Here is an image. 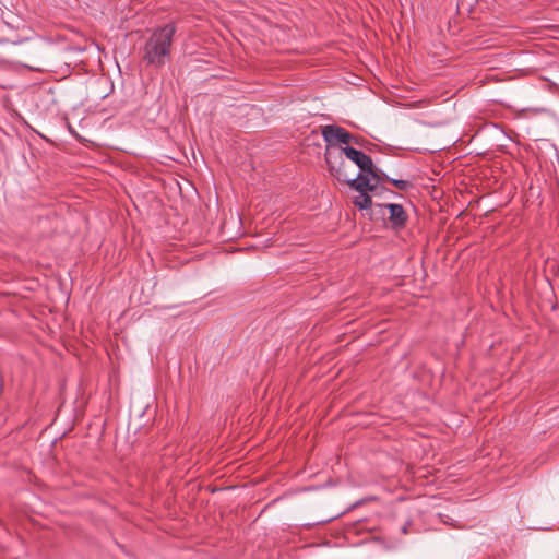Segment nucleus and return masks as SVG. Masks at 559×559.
Masks as SVG:
<instances>
[{"mask_svg":"<svg viewBox=\"0 0 559 559\" xmlns=\"http://www.w3.org/2000/svg\"><path fill=\"white\" fill-rule=\"evenodd\" d=\"M381 179H385L391 181L397 189L400 190H407L412 187V182L408 180H402V179H392L389 176H386L384 173L380 174Z\"/></svg>","mask_w":559,"mask_h":559,"instance_id":"423d86ee","label":"nucleus"},{"mask_svg":"<svg viewBox=\"0 0 559 559\" xmlns=\"http://www.w3.org/2000/svg\"><path fill=\"white\" fill-rule=\"evenodd\" d=\"M176 34L175 23H168L153 29L144 46L143 59L155 67H163L170 56L171 43Z\"/></svg>","mask_w":559,"mask_h":559,"instance_id":"f257e3e1","label":"nucleus"},{"mask_svg":"<svg viewBox=\"0 0 559 559\" xmlns=\"http://www.w3.org/2000/svg\"><path fill=\"white\" fill-rule=\"evenodd\" d=\"M322 135L329 144L341 143L347 144L350 142H355L358 144V141L355 136H353L348 131L344 128L337 126H325L322 130Z\"/></svg>","mask_w":559,"mask_h":559,"instance_id":"7ed1b4c3","label":"nucleus"},{"mask_svg":"<svg viewBox=\"0 0 559 559\" xmlns=\"http://www.w3.org/2000/svg\"><path fill=\"white\" fill-rule=\"evenodd\" d=\"M402 531H403V533H407L406 526H404Z\"/></svg>","mask_w":559,"mask_h":559,"instance_id":"6e6552de","label":"nucleus"},{"mask_svg":"<svg viewBox=\"0 0 559 559\" xmlns=\"http://www.w3.org/2000/svg\"><path fill=\"white\" fill-rule=\"evenodd\" d=\"M374 189H376V187L356 189L358 191V194L354 198L353 203L360 210L369 209L372 204V200H371V197L367 192L372 191Z\"/></svg>","mask_w":559,"mask_h":559,"instance_id":"39448f33","label":"nucleus"},{"mask_svg":"<svg viewBox=\"0 0 559 559\" xmlns=\"http://www.w3.org/2000/svg\"><path fill=\"white\" fill-rule=\"evenodd\" d=\"M331 158H332V153L326 154V162H328V164H330V165H331V168L333 169V168H334V166L332 165V160H331Z\"/></svg>","mask_w":559,"mask_h":559,"instance_id":"0eeeda50","label":"nucleus"},{"mask_svg":"<svg viewBox=\"0 0 559 559\" xmlns=\"http://www.w3.org/2000/svg\"><path fill=\"white\" fill-rule=\"evenodd\" d=\"M385 207L389 210L392 226L396 229L404 227L407 221V214L404 207L396 203H389Z\"/></svg>","mask_w":559,"mask_h":559,"instance_id":"20e7f679","label":"nucleus"},{"mask_svg":"<svg viewBox=\"0 0 559 559\" xmlns=\"http://www.w3.org/2000/svg\"><path fill=\"white\" fill-rule=\"evenodd\" d=\"M340 154H344L347 159L355 163L360 169L356 177L343 178L352 188L364 189L378 186L381 180L380 174L374 170L372 159L367 154L350 146L340 147Z\"/></svg>","mask_w":559,"mask_h":559,"instance_id":"f03ea898","label":"nucleus"}]
</instances>
